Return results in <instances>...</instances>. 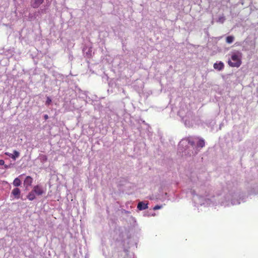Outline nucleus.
<instances>
[{"mask_svg": "<svg viewBox=\"0 0 258 258\" xmlns=\"http://www.w3.org/2000/svg\"><path fill=\"white\" fill-rule=\"evenodd\" d=\"M242 53L239 51L234 52L231 54V59L228 61L229 66L233 68H239L241 63Z\"/></svg>", "mask_w": 258, "mask_h": 258, "instance_id": "1", "label": "nucleus"}, {"mask_svg": "<svg viewBox=\"0 0 258 258\" xmlns=\"http://www.w3.org/2000/svg\"><path fill=\"white\" fill-rule=\"evenodd\" d=\"M13 153L14 154H12V158L13 159V160H15L17 158L19 157L20 153L18 151L16 150H14Z\"/></svg>", "mask_w": 258, "mask_h": 258, "instance_id": "10", "label": "nucleus"}, {"mask_svg": "<svg viewBox=\"0 0 258 258\" xmlns=\"http://www.w3.org/2000/svg\"><path fill=\"white\" fill-rule=\"evenodd\" d=\"M197 146L199 147L203 148L205 146V141L204 140H200L198 143H197Z\"/></svg>", "mask_w": 258, "mask_h": 258, "instance_id": "12", "label": "nucleus"}, {"mask_svg": "<svg viewBox=\"0 0 258 258\" xmlns=\"http://www.w3.org/2000/svg\"><path fill=\"white\" fill-rule=\"evenodd\" d=\"M44 0H31L30 6L34 9L38 8L44 2Z\"/></svg>", "mask_w": 258, "mask_h": 258, "instance_id": "3", "label": "nucleus"}, {"mask_svg": "<svg viewBox=\"0 0 258 258\" xmlns=\"http://www.w3.org/2000/svg\"><path fill=\"white\" fill-rule=\"evenodd\" d=\"M44 118L45 120H47L48 118V116L47 114H45L44 115Z\"/></svg>", "mask_w": 258, "mask_h": 258, "instance_id": "18", "label": "nucleus"}, {"mask_svg": "<svg viewBox=\"0 0 258 258\" xmlns=\"http://www.w3.org/2000/svg\"><path fill=\"white\" fill-rule=\"evenodd\" d=\"M5 164V161L3 160H0V165H4Z\"/></svg>", "mask_w": 258, "mask_h": 258, "instance_id": "17", "label": "nucleus"}, {"mask_svg": "<svg viewBox=\"0 0 258 258\" xmlns=\"http://www.w3.org/2000/svg\"><path fill=\"white\" fill-rule=\"evenodd\" d=\"M161 208V206H159V205H156V206H155V207L153 208V209H154V210H156L160 209Z\"/></svg>", "mask_w": 258, "mask_h": 258, "instance_id": "15", "label": "nucleus"}, {"mask_svg": "<svg viewBox=\"0 0 258 258\" xmlns=\"http://www.w3.org/2000/svg\"><path fill=\"white\" fill-rule=\"evenodd\" d=\"M41 159L43 161L45 162L47 160V157L46 155H43L41 156Z\"/></svg>", "mask_w": 258, "mask_h": 258, "instance_id": "14", "label": "nucleus"}, {"mask_svg": "<svg viewBox=\"0 0 258 258\" xmlns=\"http://www.w3.org/2000/svg\"><path fill=\"white\" fill-rule=\"evenodd\" d=\"M5 155H7V156H9V157H10L12 158V154L10 153H9V152H6V153H5Z\"/></svg>", "mask_w": 258, "mask_h": 258, "instance_id": "16", "label": "nucleus"}, {"mask_svg": "<svg viewBox=\"0 0 258 258\" xmlns=\"http://www.w3.org/2000/svg\"><path fill=\"white\" fill-rule=\"evenodd\" d=\"M51 99L49 97H47V100L45 102L46 105H49L51 103Z\"/></svg>", "mask_w": 258, "mask_h": 258, "instance_id": "13", "label": "nucleus"}, {"mask_svg": "<svg viewBox=\"0 0 258 258\" xmlns=\"http://www.w3.org/2000/svg\"><path fill=\"white\" fill-rule=\"evenodd\" d=\"M20 193V190L17 187L14 188L12 191V194L17 199H19Z\"/></svg>", "mask_w": 258, "mask_h": 258, "instance_id": "6", "label": "nucleus"}, {"mask_svg": "<svg viewBox=\"0 0 258 258\" xmlns=\"http://www.w3.org/2000/svg\"><path fill=\"white\" fill-rule=\"evenodd\" d=\"M13 184L14 186H15L16 187H18V186H20L21 184V180L18 177L14 179Z\"/></svg>", "mask_w": 258, "mask_h": 258, "instance_id": "9", "label": "nucleus"}, {"mask_svg": "<svg viewBox=\"0 0 258 258\" xmlns=\"http://www.w3.org/2000/svg\"><path fill=\"white\" fill-rule=\"evenodd\" d=\"M27 198L29 200L33 201L36 199L35 194L33 190H32L27 196Z\"/></svg>", "mask_w": 258, "mask_h": 258, "instance_id": "8", "label": "nucleus"}, {"mask_svg": "<svg viewBox=\"0 0 258 258\" xmlns=\"http://www.w3.org/2000/svg\"><path fill=\"white\" fill-rule=\"evenodd\" d=\"M32 190L38 196L45 193V190L39 185L34 186Z\"/></svg>", "mask_w": 258, "mask_h": 258, "instance_id": "2", "label": "nucleus"}, {"mask_svg": "<svg viewBox=\"0 0 258 258\" xmlns=\"http://www.w3.org/2000/svg\"><path fill=\"white\" fill-rule=\"evenodd\" d=\"M234 37L233 36H228L226 37V41L227 43L230 44L234 41Z\"/></svg>", "mask_w": 258, "mask_h": 258, "instance_id": "11", "label": "nucleus"}, {"mask_svg": "<svg viewBox=\"0 0 258 258\" xmlns=\"http://www.w3.org/2000/svg\"><path fill=\"white\" fill-rule=\"evenodd\" d=\"M32 182L33 178L30 176H27L24 180V185L26 188H27L28 186L31 185Z\"/></svg>", "mask_w": 258, "mask_h": 258, "instance_id": "4", "label": "nucleus"}, {"mask_svg": "<svg viewBox=\"0 0 258 258\" xmlns=\"http://www.w3.org/2000/svg\"><path fill=\"white\" fill-rule=\"evenodd\" d=\"M137 208L140 210H145L148 208V204H145L142 202H140L138 203Z\"/></svg>", "mask_w": 258, "mask_h": 258, "instance_id": "7", "label": "nucleus"}, {"mask_svg": "<svg viewBox=\"0 0 258 258\" xmlns=\"http://www.w3.org/2000/svg\"><path fill=\"white\" fill-rule=\"evenodd\" d=\"M213 67L215 70L218 71H221L224 69V64L222 62L220 61L218 63H215L214 64Z\"/></svg>", "mask_w": 258, "mask_h": 258, "instance_id": "5", "label": "nucleus"}]
</instances>
